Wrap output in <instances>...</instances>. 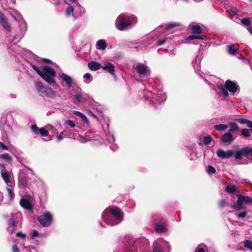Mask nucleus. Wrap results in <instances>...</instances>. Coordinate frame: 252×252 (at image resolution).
Segmentation results:
<instances>
[{"label":"nucleus","mask_w":252,"mask_h":252,"mask_svg":"<svg viewBox=\"0 0 252 252\" xmlns=\"http://www.w3.org/2000/svg\"><path fill=\"white\" fill-rule=\"evenodd\" d=\"M238 45H236L234 44H231L229 46H227V51L228 53L231 55L234 56L238 52Z\"/></svg>","instance_id":"nucleus-22"},{"label":"nucleus","mask_w":252,"mask_h":252,"mask_svg":"<svg viewBox=\"0 0 252 252\" xmlns=\"http://www.w3.org/2000/svg\"><path fill=\"white\" fill-rule=\"evenodd\" d=\"M12 250L13 252H20L19 249L16 245H13Z\"/></svg>","instance_id":"nucleus-54"},{"label":"nucleus","mask_w":252,"mask_h":252,"mask_svg":"<svg viewBox=\"0 0 252 252\" xmlns=\"http://www.w3.org/2000/svg\"><path fill=\"white\" fill-rule=\"evenodd\" d=\"M180 26V24L177 23H170L166 25V29L169 30L172 28L178 27Z\"/></svg>","instance_id":"nucleus-44"},{"label":"nucleus","mask_w":252,"mask_h":252,"mask_svg":"<svg viewBox=\"0 0 252 252\" xmlns=\"http://www.w3.org/2000/svg\"><path fill=\"white\" fill-rule=\"evenodd\" d=\"M86 124H88L89 123V121L87 117L83 114L80 118Z\"/></svg>","instance_id":"nucleus-50"},{"label":"nucleus","mask_w":252,"mask_h":252,"mask_svg":"<svg viewBox=\"0 0 252 252\" xmlns=\"http://www.w3.org/2000/svg\"><path fill=\"white\" fill-rule=\"evenodd\" d=\"M101 68L108 71L111 75H114L115 74V66L112 63L107 62L104 64V65L102 66Z\"/></svg>","instance_id":"nucleus-10"},{"label":"nucleus","mask_w":252,"mask_h":252,"mask_svg":"<svg viewBox=\"0 0 252 252\" xmlns=\"http://www.w3.org/2000/svg\"><path fill=\"white\" fill-rule=\"evenodd\" d=\"M125 252H137L136 248L133 245L129 246L126 249Z\"/></svg>","instance_id":"nucleus-35"},{"label":"nucleus","mask_w":252,"mask_h":252,"mask_svg":"<svg viewBox=\"0 0 252 252\" xmlns=\"http://www.w3.org/2000/svg\"><path fill=\"white\" fill-rule=\"evenodd\" d=\"M21 206L24 209L30 211L32 209V205L28 199L22 197L20 201Z\"/></svg>","instance_id":"nucleus-13"},{"label":"nucleus","mask_w":252,"mask_h":252,"mask_svg":"<svg viewBox=\"0 0 252 252\" xmlns=\"http://www.w3.org/2000/svg\"><path fill=\"white\" fill-rule=\"evenodd\" d=\"M242 202L247 204H252V197H250L248 196L239 195V202L240 203Z\"/></svg>","instance_id":"nucleus-19"},{"label":"nucleus","mask_w":252,"mask_h":252,"mask_svg":"<svg viewBox=\"0 0 252 252\" xmlns=\"http://www.w3.org/2000/svg\"><path fill=\"white\" fill-rule=\"evenodd\" d=\"M64 131H62L58 134L56 137L59 141L62 140L63 139V135L64 134Z\"/></svg>","instance_id":"nucleus-49"},{"label":"nucleus","mask_w":252,"mask_h":252,"mask_svg":"<svg viewBox=\"0 0 252 252\" xmlns=\"http://www.w3.org/2000/svg\"><path fill=\"white\" fill-rule=\"evenodd\" d=\"M0 24L1 26L7 32H11V27L8 22L7 18L4 16V14L0 11Z\"/></svg>","instance_id":"nucleus-6"},{"label":"nucleus","mask_w":252,"mask_h":252,"mask_svg":"<svg viewBox=\"0 0 252 252\" xmlns=\"http://www.w3.org/2000/svg\"><path fill=\"white\" fill-rule=\"evenodd\" d=\"M155 230L158 233H165L167 232V229L165 227V221L162 222L157 223L155 226Z\"/></svg>","instance_id":"nucleus-12"},{"label":"nucleus","mask_w":252,"mask_h":252,"mask_svg":"<svg viewBox=\"0 0 252 252\" xmlns=\"http://www.w3.org/2000/svg\"><path fill=\"white\" fill-rule=\"evenodd\" d=\"M73 10H74L73 7L72 6L70 5L67 7V8L65 10V14L67 16H70L71 15V14L73 13Z\"/></svg>","instance_id":"nucleus-43"},{"label":"nucleus","mask_w":252,"mask_h":252,"mask_svg":"<svg viewBox=\"0 0 252 252\" xmlns=\"http://www.w3.org/2000/svg\"><path fill=\"white\" fill-rule=\"evenodd\" d=\"M119 17H122L124 19V21H125L126 22L129 21L130 22V25L132 24L134 19V18L133 17L125 15L124 14H121Z\"/></svg>","instance_id":"nucleus-28"},{"label":"nucleus","mask_w":252,"mask_h":252,"mask_svg":"<svg viewBox=\"0 0 252 252\" xmlns=\"http://www.w3.org/2000/svg\"><path fill=\"white\" fill-rule=\"evenodd\" d=\"M238 218H245L247 215L248 213L246 211H244L239 213L236 214Z\"/></svg>","instance_id":"nucleus-45"},{"label":"nucleus","mask_w":252,"mask_h":252,"mask_svg":"<svg viewBox=\"0 0 252 252\" xmlns=\"http://www.w3.org/2000/svg\"><path fill=\"white\" fill-rule=\"evenodd\" d=\"M247 151V148L245 147L240 149L239 150L236 151L235 152H234V157L235 159H242L243 157H246Z\"/></svg>","instance_id":"nucleus-14"},{"label":"nucleus","mask_w":252,"mask_h":252,"mask_svg":"<svg viewBox=\"0 0 252 252\" xmlns=\"http://www.w3.org/2000/svg\"><path fill=\"white\" fill-rule=\"evenodd\" d=\"M39 133L42 136H47L49 134L48 131L44 127H41L39 129Z\"/></svg>","instance_id":"nucleus-36"},{"label":"nucleus","mask_w":252,"mask_h":252,"mask_svg":"<svg viewBox=\"0 0 252 252\" xmlns=\"http://www.w3.org/2000/svg\"><path fill=\"white\" fill-rule=\"evenodd\" d=\"M130 25V22L128 21V22L124 21V19L122 17H118L117 19V28L119 30L123 31L126 27Z\"/></svg>","instance_id":"nucleus-8"},{"label":"nucleus","mask_w":252,"mask_h":252,"mask_svg":"<svg viewBox=\"0 0 252 252\" xmlns=\"http://www.w3.org/2000/svg\"><path fill=\"white\" fill-rule=\"evenodd\" d=\"M34 85L38 92L40 93V95L42 96L48 87H45L42 83L39 82H35Z\"/></svg>","instance_id":"nucleus-16"},{"label":"nucleus","mask_w":252,"mask_h":252,"mask_svg":"<svg viewBox=\"0 0 252 252\" xmlns=\"http://www.w3.org/2000/svg\"><path fill=\"white\" fill-rule=\"evenodd\" d=\"M73 114H74L75 115H76L77 116H79L80 118H81V117L83 115V113L79 112V111H74L73 112Z\"/></svg>","instance_id":"nucleus-57"},{"label":"nucleus","mask_w":252,"mask_h":252,"mask_svg":"<svg viewBox=\"0 0 252 252\" xmlns=\"http://www.w3.org/2000/svg\"><path fill=\"white\" fill-rule=\"evenodd\" d=\"M90 114L91 116L92 117H93V118H95V119H96V115H95L92 112H90Z\"/></svg>","instance_id":"nucleus-63"},{"label":"nucleus","mask_w":252,"mask_h":252,"mask_svg":"<svg viewBox=\"0 0 252 252\" xmlns=\"http://www.w3.org/2000/svg\"><path fill=\"white\" fill-rule=\"evenodd\" d=\"M166 41V39H163L162 40H159L157 42V45L158 46H160L163 44H164L165 43Z\"/></svg>","instance_id":"nucleus-55"},{"label":"nucleus","mask_w":252,"mask_h":252,"mask_svg":"<svg viewBox=\"0 0 252 252\" xmlns=\"http://www.w3.org/2000/svg\"><path fill=\"white\" fill-rule=\"evenodd\" d=\"M228 205V202H227V201L225 199H222L220 201L219 205L221 208H224Z\"/></svg>","instance_id":"nucleus-41"},{"label":"nucleus","mask_w":252,"mask_h":252,"mask_svg":"<svg viewBox=\"0 0 252 252\" xmlns=\"http://www.w3.org/2000/svg\"><path fill=\"white\" fill-rule=\"evenodd\" d=\"M135 69L140 75H147L148 72L147 67L143 64H138L135 67Z\"/></svg>","instance_id":"nucleus-15"},{"label":"nucleus","mask_w":252,"mask_h":252,"mask_svg":"<svg viewBox=\"0 0 252 252\" xmlns=\"http://www.w3.org/2000/svg\"><path fill=\"white\" fill-rule=\"evenodd\" d=\"M236 137L237 135L236 133L235 135H234L233 134L228 131L222 135L220 138V140L224 143L230 144L232 141L234 140L235 138H236Z\"/></svg>","instance_id":"nucleus-7"},{"label":"nucleus","mask_w":252,"mask_h":252,"mask_svg":"<svg viewBox=\"0 0 252 252\" xmlns=\"http://www.w3.org/2000/svg\"><path fill=\"white\" fill-rule=\"evenodd\" d=\"M214 128L219 131H223L228 128V126L225 124L217 125L214 126Z\"/></svg>","instance_id":"nucleus-27"},{"label":"nucleus","mask_w":252,"mask_h":252,"mask_svg":"<svg viewBox=\"0 0 252 252\" xmlns=\"http://www.w3.org/2000/svg\"><path fill=\"white\" fill-rule=\"evenodd\" d=\"M107 212H110L116 218L115 221L111 223L112 225L117 224L123 220L124 213L121 211L119 208L116 207L108 208L105 210L104 213L106 214Z\"/></svg>","instance_id":"nucleus-3"},{"label":"nucleus","mask_w":252,"mask_h":252,"mask_svg":"<svg viewBox=\"0 0 252 252\" xmlns=\"http://www.w3.org/2000/svg\"><path fill=\"white\" fill-rule=\"evenodd\" d=\"M57 95V94L56 91H54L51 88L48 87L42 96H46L51 98H54Z\"/></svg>","instance_id":"nucleus-18"},{"label":"nucleus","mask_w":252,"mask_h":252,"mask_svg":"<svg viewBox=\"0 0 252 252\" xmlns=\"http://www.w3.org/2000/svg\"><path fill=\"white\" fill-rule=\"evenodd\" d=\"M251 131L250 129H247V128H244L241 130V134L245 137H250Z\"/></svg>","instance_id":"nucleus-32"},{"label":"nucleus","mask_w":252,"mask_h":252,"mask_svg":"<svg viewBox=\"0 0 252 252\" xmlns=\"http://www.w3.org/2000/svg\"><path fill=\"white\" fill-rule=\"evenodd\" d=\"M235 121L239 122L241 124H247V125L248 127H249V125H250L251 122H252L250 120H249L247 119H244V118L236 119H235Z\"/></svg>","instance_id":"nucleus-30"},{"label":"nucleus","mask_w":252,"mask_h":252,"mask_svg":"<svg viewBox=\"0 0 252 252\" xmlns=\"http://www.w3.org/2000/svg\"><path fill=\"white\" fill-rule=\"evenodd\" d=\"M53 217L52 214L49 211H45L43 214L39 216L37 220L43 227L49 226L53 221Z\"/></svg>","instance_id":"nucleus-4"},{"label":"nucleus","mask_w":252,"mask_h":252,"mask_svg":"<svg viewBox=\"0 0 252 252\" xmlns=\"http://www.w3.org/2000/svg\"><path fill=\"white\" fill-rule=\"evenodd\" d=\"M244 246L252 251V242L250 240H246L244 242Z\"/></svg>","instance_id":"nucleus-38"},{"label":"nucleus","mask_w":252,"mask_h":252,"mask_svg":"<svg viewBox=\"0 0 252 252\" xmlns=\"http://www.w3.org/2000/svg\"><path fill=\"white\" fill-rule=\"evenodd\" d=\"M229 129L228 131L233 134L235 131L239 129V126L235 123L230 122L229 123Z\"/></svg>","instance_id":"nucleus-26"},{"label":"nucleus","mask_w":252,"mask_h":252,"mask_svg":"<svg viewBox=\"0 0 252 252\" xmlns=\"http://www.w3.org/2000/svg\"><path fill=\"white\" fill-rule=\"evenodd\" d=\"M89 98V96L87 94H79L74 96V99L76 103H84Z\"/></svg>","instance_id":"nucleus-11"},{"label":"nucleus","mask_w":252,"mask_h":252,"mask_svg":"<svg viewBox=\"0 0 252 252\" xmlns=\"http://www.w3.org/2000/svg\"><path fill=\"white\" fill-rule=\"evenodd\" d=\"M16 236L17 237L21 238L23 239H26V234H24L21 232H18L16 234Z\"/></svg>","instance_id":"nucleus-48"},{"label":"nucleus","mask_w":252,"mask_h":252,"mask_svg":"<svg viewBox=\"0 0 252 252\" xmlns=\"http://www.w3.org/2000/svg\"><path fill=\"white\" fill-rule=\"evenodd\" d=\"M199 144L200 145H202V144H205V136L202 135L201 136L199 140Z\"/></svg>","instance_id":"nucleus-51"},{"label":"nucleus","mask_w":252,"mask_h":252,"mask_svg":"<svg viewBox=\"0 0 252 252\" xmlns=\"http://www.w3.org/2000/svg\"><path fill=\"white\" fill-rule=\"evenodd\" d=\"M32 132L36 134H38L40 128H38L36 125H32L31 126Z\"/></svg>","instance_id":"nucleus-42"},{"label":"nucleus","mask_w":252,"mask_h":252,"mask_svg":"<svg viewBox=\"0 0 252 252\" xmlns=\"http://www.w3.org/2000/svg\"><path fill=\"white\" fill-rule=\"evenodd\" d=\"M246 148L247 151L246 152V158L252 161V148L249 147Z\"/></svg>","instance_id":"nucleus-34"},{"label":"nucleus","mask_w":252,"mask_h":252,"mask_svg":"<svg viewBox=\"0 0 252 252\" xmlns=\"http://www.w3.org/2000/svg\"><path fill=\"white\" fill-rule=\"evenodd\" d=\"M195 39L203 40V38L202 36L199 35H190L186 39L187 41L193 40Z\"/></svg>","instance_id":"nucleus-33"},{"label":"nucleus","mask_w":252,"mask_h":252,"mask_svg":"<svg viewBox=\"0 0 252 252\" xmlns=\"http://www.w3.org/2000/svg\"><path fill=\"white\" fill-rule=\"evenodd\" d=\"M249 127H250L252 129V121L251 122L250 124L249 125ZM251 131L252 132V129L251 130Z\"/></svg>","instance_id":"nucleus-64"},{"label":"nucleus","mask_w":252,"mask_h":252,"mask_svg":"<svg viewBox=\"0 0 252 252\" xmlns=\"http://www.w3.org/2000/svg\"><path fill=\"white\" fill-rule=\"evenodd\" d=\"M0 158L1 159L5 160L8 162H11L12 160L11 156L9 154L7 153L0 155Z\"/></svg>","instance_id":"nucleus-29"},{"label":"nucleus","mask_w":252,"mask_h":252,"mask_svg":"<svg viewBox=\"0 0 252 252\" xmlns=\"http://www.w3.org/2000/svg\"><path fill=\"white\" fill-rule=\"evenodd\" d=\"M83 77L86 80H89L91 79V75L90 73H87L83 75Z\"/></svg>","instance_id":"nucleus-58"},{"label":"nucleus","mask_w":252,"mask_h":252,"mask_svg":"<svg viewBox=\"0 0 252 252\" xmlns=\"http://www.w3.org/2000/svg\"><path fill=\"white\" fill-rule=\"evenodd\" d=\"M243 202H242L241 203L239 202V197H238V200L237 201L236 205L233 206L234 208H235L237 211H239L242 209H244V207L243 206Z\"/></svg>","instance_id":"nucleus-39"},{"label":"nucleus","mask_w":252,"mask_h":252,"mask_svg":"<svg viewBox=\"0 0 252 252\" xmlns=\"http://www.w3.org/2000/svg\"><path fill=\"white\" fill-rule=\"evenodd\" d=\"M195 252H205V250L203 248H197Z\"/></svg>","instance_id":"nucleus-60"},{"label":"nucleus","mask_w":252,"mask_h":252,"mask_svg":"<svg viewBox=\"0 0 252 252\" xmlns=\"http://www.w3.org/2000/svg\"><path fill=\"white\" fill-rule=\"evenodd\" d=\"M7 190L8 192L9 198H10V200L12 199L15 196L14 193L13 191V190L11 189H10L8 188H7Z\"/></svg>","instance_id":"nucleus-46"},{"label":"nucleus","mask_w":252,"mask_h":252,"mask_svg":"<svg viewBox=\"0 0 252 252\" xmlns=\"http://www.w3.org/2000/svg\"><path fill=\"white\" fill-rule=\"evenodd\" d=\"M8 225L13 228L17 226V223L14 218H10L8 220Z\"/></svg>","instance_id":"nucleus-37"},{"label":"nucleus","mask_w":252,"mask_h":252,"mask_svg":"<svg viewBox=\"0 0 252 252\" xmlns=\"http://www.w3.org/2000/svg\"><path fill=\"white\" fill-rule=\"evenodd\" d=\"M66 123L67 124V125H68L69 126H70L71 127H74L75 126V123L73 122V121H71V120H67L66 121Z\"/></svg>","instance_id":"nucleus-53"},{"label":"nucleus","mask_w":252,"mask_h":252,"mask_svg":"<svg viewBox=\"0 0 252 252\" xmlns=\"http://www.w3.org/2000/svg\"><path fill=\"white\" fill-rule=\"evenodd\" d=\"M219 90L223 96L226 97L228 96V92L235 93L238 90V86L233 81L227 80L225 82L224 85H220L218 86Z\"/></svg>","instance_id":"nucleus-2"},{"label":"nucleus","mask_w":252,"mask_h":252,"mask_svg":"<svg viewBox=\"0 0 252 252\" xmlns=\"http://www.w3.org/2000/svg\"><path fill=\"white\" fill-rule=\"evenodd\" d=\"M215 168L212 165H209L208 167L207 172L209 174H215L216 173Z\"/></svg>","instance_id":"nucleus-47"},{"label":"nucleus","mask_w":252,"mask_h":252,"mask_svg":"<svg viewBox=\"0 0 252 252\" xmlns=\"http://www.w3.org/2000/svg\"><path fill=\"white\" fill-rule=\"evenodd\" d=\"M0 149L3 150H7L8 147L2 142H0Z\"/></svg>","instance_id":"nucleus-52"},{"label":"nucleus","mask_w":252,"mask_h":252,"mask_svg":"<svg viewBox=\"0 0 252 252\" xmlns=\"http://www.w3.org/2000/svg\"><path fill=\"white\" fill-rule=\"evenodd\" d=\"M241 22L243 25L246 26H249L251 24L250 18H243L241 20Z\"/></svg>","instance_id":"nucleus-40"},{"label":"nucleus","mask_w":252,"mask_h":252,"mask_svg":"<svg viewBox=\"0 0 252 252\" xmlns=\"http://www.w3.org/2000/svg\"><path fill=\"white\" fill-rule=\"evenodd\" d=\"M61 78L66 82V85L68 88H70L72 85V78L65 74H62Z\"/></svg>","instance_id":"nucleus-21"},{"label":"nucleus","mask_w":252,"mask_h":252,"mask_svg":"<svg viewBox=\"0 0 252 252\" xmlns=\"http://www.w3.org/2000/svg\"><path fill=\"white\" fill-rule=\"evenodd\" d=\"M247 29L249 32L252 34V27H249Z\"/></svg>","instance_id":"nucleus-62"},{"label":"nucleus","mask_w":252,"mask_h":252,"mask_svg":"<svg viewBox=\"0 0 252 252\" xmlns=\"http://www.w3.org/2000/svg\"><path fill=\"white\" fill-rule=\"evenodd\" d=\"M0 168L1 169V176L3 180L6 182H9V176L8 172L6 169L5 165L3 164H0Z\"/></svg>","instance_id":"nucleus-9"},{"label":"nucleus","mask_w":252,"mask_h":252,"mask_svg":"<svg viewBox=\"0 0 252 252\" xmlns=\"http://www.w3.org/2000/svg\"><path fill=\"white\" fill-rule=\"evenodd\" d=\"M153 252H164V250L160 244L155 242L153 245Z\"/></svg>","instance_id":"nucleus-24"},{"label":"nucleus","mask_w":252,"mask_h":252,"mask_svg":"<svg viewBox=\"0 0 252 252\" xmlns=\"http://www.w3.org/2000/svg\"><path fill=\"white\" fill-rule=\"evenodd\" d=\"M39 234L38 232L36 230H33V234L32 236V238H33L34 237H38V236H39Z\"/></svg>","instance_id":"nucleus-56"},{"label":"nucleus","mask_w":252,"mask_h":252,"mask_svg":"<svg viewBox=\"0 0 252 252\" xmlns=\"http://www.w3.org/2000/svg\"><path fill=\"white\" fill-rule=\"evenodd\" d=\"M236 189L237 188L235 185L227 186L225 189L226 191L228 193H234Z\"/></svg>","instance_id":"nucleus-31"},{"label":"nucleus","mask_w":252,"mask_h":252,"mask_svg":"<svg viewBox=\"0 0 252 252\" xmlns=\"http://www.w3.org/2000/svg\"><path fill=\"white\" fill-rule=\"evenodd\" d=\"M202 32L201 27L198 25H193L191 26V33L194 34H198Z\"/></svg>","instance_id":"nucleus-25"},{"label":"nucleus","mask_w":252,"mask_h":252,"mask_svg":"<svg viewBox=\"0 0 252 252\" xmlns=\"http://www.w3.org/2000/svg\"><path fill=\"white\" fill-rule=\"evenodd\" d=\"M42 61L46 63H50L52 62L51 60L47 59H42Z\"/></svg>","instance_id":"nucleus-61"},{"label":"nucleus","mask_w":252,"mask_h":252,"mask_svg":"<svg viewBox=\"0 0 252 252\" xmlns=\"http://www.w3.org/2000/svg\"><path fill=\"white\" fill-rule=\"evenodd\" d=\"M28 178L24 175H21L19 177V184L22 188H26L28 186Z\"/></svg>","instance_id":"nucleus-20"},{"label":"nucleus","mask_w":252,"mask_h":252,"mask_svg":"<svg viewBox=\"0 0 252 252\" xmlns=\"http://www.w3.org/2000/svg\"><path fill=\"white\" fill-rule=\"evenodd\" d=\"M217 155L220 158H228L234 155V151L229 150L224 151L221 149H219L217 151Z\"/></svg>","instance_id":"nucleus-5"},{"label":"nucleus","mask_w":252,"mask_h":252,"mask_svg":"<svg viewBox=\"0 0 252 252\" xmlns=\"http://www.w3.org/2000/svg\"><path fill=\"white\" fill-rule=\"evenodd\" d=\"M32 66L34 70L48 84H53L54 85L58 86L55 80L56 72L54 69L48 66H44L43 67V70L41 71L34 65H32Z\"/></svg>","instance_id":"nucleus-1"},{"label":"nucleus","mask_w":252,"mask_h":252,"mask_svg":"<svg viewBox=\"0 0 252 252\" xmlns=\"http://www.w3.org/2000/svg\"><path fill=\"white\" fill-rule=\"evenodd\" d=\"M96 48L98 50H103L107 47V43L105 40L100 39L97 41L96 44Z\"/></svg>","instance_id":"nucleus-23"},{"label":"nucleus","mask_w":252,"mask_h":252,"mask_svg":"<svg viewBox=\"0 0 252 252\" xmlns=\"http://www.w3.org/2000/svg\"><path fill=\"white\" fill-rule=\"evenodd\" d=\"M88 67L93 71H96L100 68H101L102 66L101 64L98 62L92 61L88 63Z\"/></svg>","instance_id":"nucleus-17"},{"label":"nucleus","mask_w":252,"mask_h":252,"mask_svg":"<svg viewBox=\"0 0 252 252\" xmlns=\"http://www.w3.org/2000/svg\"><path fill=\"white\" fill-rule=\"evenodd\" d=\"M212 140L210 136H206V145L210 144Z\"/></svg>","instance_id":"nucleus-59"}]
</instances>
